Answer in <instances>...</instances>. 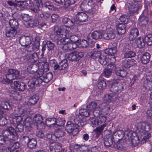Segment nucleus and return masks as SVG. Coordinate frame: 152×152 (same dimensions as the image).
Here are the masks:
<instances>
[{
  "mask_svg": "<svg viewBox=\"0 0 152 152\" xmlns=\"http://www.w3.org/2000/svg\"><path fill=\"white\" fill-rule=\"evenodd\" d=\"M15 88L17 90L22 91H24L26 86L24 83L17 81H15L13 83Z\"/></svg>",
  "mask_w": 152,
  "mask_h": 152,
  "instance_id": "f3484780",
  "label": "nucleus"
},
{
  "mask_svg": "<svg viewBox=\"0 0 152 152\" xmlns=\"http://www.w3.org/2000/svg\"><path fill=\"white\" fill-rule=\"evenodd\" d=\"M103 34L100 31H95L91 34L92 38L95 39H98L102 37Z\"/></svg>",
  "mask_w": 152,
  "mask_h": 152,
  "instance_id": "e433bc0d",
  "label": "nucleus"
},
{
  "mask_svg": "<svg viewBox=\"0 0 152 152\" xmlns=\"http://www.w3.org/2000/svg\"><path fill=\"white\" fill-rule=\"evenodd\" d=\"M147 10H144L143 13L140 15L138 20L139 24L143 26H145L148 23L149 18L147 16Z\"/></svg>",
  "mask_w": 152,
  "mask_h": 152,
  "instance_id": "f8f14e48",
  "label": "nucleus"
},
{
  "mask_svg": "<svg viewBox=\"0 0 152 152\" xmlns=\"http://www.w3.org/2000/svg\"><path fill=\"white\" fill-rule=\"evenodd\" d=\"M20 18H21L24 21L26 22L30 20L31 19L30 16L28 14H22L20 16Z\"/></svg>",
  "mask_w": 152,
  "mask_h": 152,
  "instance_id": "69168bd1",
  "label": "nucleus"
},
{
  "mask_svg": "<svg viewBox=\"0 0 152 152\" xmlns=\"http://www.w3.org/2000/svg\"><path fill=\"white\" fill-rule=\"evenodd\" d=\"M19 73V71L13 69H10L8 70V73L6 75V77L12 83V80L16 79L18 77Z\"/></svg>",
  "mask_w": 152,
  "mask_h": 152,
  "instance_id": "1a4fd4ad",
  "label": "nucleus"
},
{
  "mask_svg": "<svg viewBox=\"0 0 152 152\" xmlns=\"http://www.w3.org/2000/svg\"><path fill=\"white\" fill-rule=\"evenodd\" d=\"M34 81L36 86H39L41 84L43 81L42 79L39 77L34 76L32 77Z\"/></svg>",
  "mask_w": 152,
  "mask_h": 152,
  "instance_id": "603ef678",
  "label": "nucleus"
},
{
  "mask_svg": "<svg viewBox=\"0 0 152 152\" xmlns=\"http://www.w3.org/2000/svg\"><path fill=\"white\" fill-rule=\"evenodd\" d=\"M76 23L78 22H84L88 21V17L85 13L83 12L78 13L75 16Z\"/></svg>",
  "mask_w": 152,
  "mask_h": 152,
  "instance_id": "9b49d317",
  "label": "nucleus"
},
{
  "mask_svg": "<svg viewBox=\"0 0 152 152\" xmlns=\"http://www.w3.org/2000/svg\"><path fill=\"white\" fill-rule=\"evenodd\" d=\"M113 136L111 134L106 135L104 138V144L107 147L111 146L113 143V140H115Z\"/></svg>",
  "mask_w": 152,
  "mask_h": 152,
  "instance_id": "ddd939ff",
  "label": "nucleus"
},
{
  "mask_svg": "<svg viewBox=\"0 0 152 152\" xmlns=\"http://www.w3.org/2000/svg\"><path fill=\"white\" fill-rule=\"evenodd\" d=\"M37 129L39 130H43L45 129V124L42 121L41 123H39L36 124Z\"/></svg>",
  "mask_w": 152,
  "mask_h": 152,
  "instance_id": "0e129e2a",
  "label": "nucleus"
},
{
  "mask_svg": "<svg viewBox=\"0 0 152 152\" xmlns=\"http://www.w3.org/2000/svg\"><path fill=\"white\" fill-rule=\"evenodd\" d=\"M32 37L30 36H21L20 38L19 42L21 45L27 49L28 46L31 43Z\"/></svg>",
  "mask_w": 152,
  "mask_h": 152,
  "instance_id": "0eeeda50",
  "label": "nucleus"
},
{
  "mask_svg": "<svg viewBox=\"0 0 152 152\" xmlns=\"http://www.w3.org/2000/svg\"><path fill=\"white\" fill-rule=\"evenodd\" d=\"M117 51V50L116 48L113 47L112 48H108L105 49L104 52L109 55L110 57V56H111L112 58L113 59V61H114L115 60V56L114 55L115 54Z\"/></svg>",
  "mask_w": 152,
  "mask_h": 152,
  "instance_id": "2eb2a0df",
  "label": "nucleus"
},
{
  "mask_svg": "<svg viewBox=\"0 0 152 152\" xmlns=\"http://www.w3.org/2000/svg\"><path fill=\"white\" fill-rule=\"evenodd\" d=\"M126 26L124 24L119 23L117 26V29L118 34L122 35L126 32Z\"/></svg>",
  "mask_w": 152,
  "mask_h": 152,
  "instance_id": "bb28decb",
  "label": "nucleus"
},
{
  "mask_svg": "<svg viewBox=\"0 0 152 152\" xmlns=\"http://www.w3.org/2000/svg\"><path fill=\"white\" fill-rule=\"evenodd\" d=\"M33 120L37 124L39 123H41L43 120V119L40 115L37 114L34 117Z\"/></svg>",
  "mask_w": 152,
  "mask_h": 152,
  "instance_id": "3c124183",
  "label": "nucleus"
},
{
  "mask_svg": "<svg viewBox=\"0 0 152 152\" xmlns=\"http://www.w3.org/2000/svg\"><path fill=\"white\" fill-rule=\"evenodd\" d=\"M40 39L38 37H36L34 41H31L27 50L29 51H37L40 46Z\"/></svg>",
  "mask_w": 152,
  "mask_h": 152,
  "instance_id": "9d476101",
  "label": "nucleus"
},
{
  "mask_svg": "<svg viewBox=\"0 0 152 152\" xmlns=\"http://www.w3.org/2000/svg\"><path fill=\"white\" fill-rule=\"evenodd\" d=\"M99 102L98 100H95L92 101L89 103V104L86 106V108L89 111H91L94 110L99 106L98 105L99 104Z\"/></svg>",
  "mask_w": 152,
  "mask_h": 152,
  "instance_id": "412c9836",
  "label": "nucleus"
},
{
  "mask_svg": "<svg viewBox=\"0 0 152 152\" xmlns=\"http://www.w3.org/2000/svg\"><path fill=\"white\" fill-rule=\"evenodd\" d=\"M8 94L14 100H17V97L19 96L18 93L15 91L10 90L8 91Z\"/></svg>",
  "mask_w": 152,
  "mask_h": 152,
  "instance_id": "a18cd8bd",
  "label": "nucleus"
},
{
  "mask_svg": "<svg viewBox=\"0 0 152 152\" xmlns=\"http://www.w3.org/2000/svg\"><path fill=\"white\" fill-rule=\"evenodd\" d=\"M150 54L149 53L146 52L141 57V62L143 64H146L150 61Z\"/></svg>",
  "mask_w": 152,
  "mask_h": 152,
  "instance_id": "cd10ccee",
  "label": "nucleus"
},
{
  "mask_svg": "<svg viewBox=\"0 0 152 152\" xmlns=\"http://www.w3.org/2000/svg\"><path fill=\"white\" fill-rule=\"evenodd\" d=\"M121 139L116 138V140H113L114 144L117 146L118 149L122 150V151H127L126 148L123 146L121 144Z\"/></svg>",
  "mask_w": 152,
  "mask_h": 152,
  "instance_id": "c756f323",
  "label": "nucleus"
},
{
  "mask_svg": "<svg viewBox=\"0 0 152 152\" xmlns=\"http://www.w3.org/2000/svg\"><path fill=\"white\" fill-rule=\"evenodd\" d=\"M76 58H77L76 56L75 51L69 53L68 55V58L70 61H76Z\"/></svg>",
  "mask_w": 152,
  "mask_h": 152,
  "instance_id": "6e6d98bb",
  "label": "nucleus"
},
{
  "mask_svg": "<svg viewBox=\"0 0 152 152\" xmlns=\"http://www.w3.org/2000/svg\"><path fill=\"white\" fill-rule=\"evenodd\" d=\"M31 138L27 135H23L21 136V140L25 144H28Z\"/></svg>",
  "mask_w": 152,
  "mask_h": 152,
  "instance_id": "13d9d810",
  "label": "nucleus"
},
{
  "mask_svg": "<svg viewBox=\"0 0 152 152\" xmlns=\"http://www.w3.org/2000/svg\"><path fill=\"white\" fill-rule=\"evenodd\" d=\"M109 70H110L112 72L114 71L115 73V71L117 69V67H116V65L113 62L109 64L107 66V67Z\"/></svg>",
  "mask_w": 152,
  "mask_h": 152,
  "instance_id": "5fc2aeb1",
  "label": "nucleus"
},
{
  "mask_svg": "<svg viewBox=\"0 0 152 152\" xmlns=\"http://www.w3.org/2000/svg\"><path fill=\"white\" fill-rule=\"evenodd\" d=\"M1 106L3 109L8 110L11 107V104L7 102H4L2 103Z\"/></svg>",
  "mask_w": 152,
  "mask_h": 152,
  "instance_id": "4d7b16f0",
  "label": "nucleus"
},
{
  "mask_svg": "<svg viewBox=\"0 0 152 152\" xmlns=\"http://www.w3.org/2000/svg\"><path fill=\"white\" fill-rule=\"evenodd\" d=\"M43 6L42 4H30L29 6L30 10L34 13H38L39 11V7H40Z\"/></svg>",
  "mask_w": 152,
  "mask_h": 152,
  "instance_id": "2f4dec72",
  "label": "nucleus"
},
{
  "mask_svg": "<svg viewBox=\"0 0 152 152\" xmlns=\"http://www.w3.org/2000/svg\"><path fill=\"white\" fill-rule=\"evenodd\" d=\"M22 121H19V122H13V123H12L11 121H10V124L12 125H13L15 127L16 132L18 131L19 132H22L24 130V126L21 124Z\"/></svg>",
  "mask_w": 152,
  "mask_h": 152,
  "instance_id": "4be33fe9",
  "label": "nucleus"
},
{
  "mask_svg": "<svg viewBox=\"0 0 152 152\" xmlns=\"http://www.w3.org/2000/svg\"><path fill=\"white\" fill-rule=\"evenodd\" d=\"M39 96L36 95H34L27 102L28 106H31L36 104L39 100Z\"/></svg>",
  "mask_w": 152,
  "mask_h": 152,
  "instance_id": "7c9ffc66",
  "label": "nucleus"
},
{
  "mask_svg": "<svg viewBox=\"0 0 152 152\" xmlns=\"http://www.w3.org/2000/svg\"><path fill=\"white\" fill-rule=\"evenodd\" d=\"M37 141L34 138H31L27 144L28 148L31 149L34 148L36 146Z\"/></svg>",
  "mask_w": 152,
  "mask_h": 152,
  "instance_id": "ea45409f",
  "label": "nucleus"
},
{
  "mask_svg": "<svg viewBox=\"0 0 152 152\" xmlns=\"http://www.w3.org/2000/svg\"><path fill=\"white\" fill-rule=\"evenodd\" d=\"M18 7L21 10H23L27 8L28 4L26 1H22L19 3H18Z\"/></svg>",
  "mask_w": 152,
  "mask_h": 152,
  "instance_id": "09e8293b",
  "label": "nucleus"
},
{
  "mask_svg": "<svg viewBox=\"0 0 152 152\" xmlns=\"http://www.w3.org/2000/svg\"><path fill=\"white\" fill-rule=\"evenodd\" d=\"M59 18V16L55 14H53L51 16V21L53 23H54L57 21Z\"/></svg>",
  "mask_w": 152,
  "mask_h": 152,
  "instance_id": "774afa93",
  "label": "nucleus"
},
{
  "mask_svg": "<svg viewBox=\"0 0 152 152\" xmlns=\"http://www.w3.org/2000/svg\"><path fill=\"white\" fill-rule=\"evenodd\" d=\"M23 113H25V111L22 108H18L15 110L14 112L11 114L9 117V120L12 123L22 121L23 118L21 115Z\"/></svg>",
  "mask_w": 152,
  "mask_h": 152,
  "instance_id": "20e7f679",
  "label": "nucleus"
},
{
  "mask_svg": "<svg viewBox=\"0 0 152 152\" xmlns=\"http://www.w3.org/2000/svg\"><path fill=\"white\" fill-rule=\"evenodd\" d=\"M9 25L10 26L8 27L10 28L11 29L12 28L17 30L18 28L19 24L18 21L15 19H10L9 21Z\"/></svg>",
  "mask_w": 152,
  "mask_h": 152,
  "instance_id": "a878e982",
  "label": "nucleus"
},
{
  "mask_svg": "<svg viewBox=\"0 0 152 152\" xmlns=\"http://www.w3.org/2000/svg\"><path fill=\"white\" fill-rule=\"evenodd\" d=\"M68 67L67 60L66 59H64L58 64L56 67L57 70H64L66 69Z\"/></svg>",
  "mask_w": 152,
  "mask_h": 152,
  "instance_id": "6ab92c4d",
  "label": "nucleus"
},
{
  "mask_svg": "<svg viewBox=\"0 0 152 152\" xmlns=\"http://www.w3.org/2000/svg\"><path fill=\"white\" fill-rule=\"evenodd\" d=\"M40 17L44 19L47 20L50 16V14L48 12H44L40 15Z\"/></svg>",
  "mask_w": 152,
  "mask_h": 152,
  "instance_id": "680f3d73",
  "label": "nucleus"
},
{
  "mask_svg": "<svg viewBox=\"0 0 152 152\" xmlns=\"http://www.w3.org/2000/svg\"><path fill=\"white\" fill-rule=\"evenodd\" d=\"M111 57H108L107 56H102L99 58V61L103 66H105L109 62Z\"/></svg>",
  "mask_w": 152,
  "mask_h": 152,
  "instance_id": "393cba45",
  "label": "nucleus"
},
{
  "mask_svg": "<svg viewBox=\"0 0 152 152\" xmlns=\"http://www.w3.org/2000/svg\"><path fill=\"white\" fill-rule=\"evenodd\" d=\"M137 129L138 132L141 133V134H143L151 130V125L148 122H141L138 124Z\"/></svg>",
  "mask_w": 152,
  "mask_h": 152,
  "instance_id": "39448f33",
  "label": "nucleus"
},
{
  "mask_svg": "<svg viewBox=\"0 0 152 152\" xmlns=\"http://www.w3.org/2000/svg\"><path fill=\"white\" fill-rule=\"evenodd\" d=\"M28 69L30 71L31 73L34 74L37 72L39 68L37 65L34 64H32L28 66Z\"/></svg>",
  "mask_w": 152,
  "mask_h": 152,
  "instance_id": "de8ad7c7",
  "label": "nucleus"
},
{
  "mask_svg": "<svg viewBox=\"0 0 152 152\" xmlns=\"http://www.w3.org/2000/svg\"><path fill=\"white\" fill-rule=\"evenodd\" d=\"M50 65L53 67L55 70H57V65L58 64L57 63L56 61L54 59L50 60Z\"/></svg>",
  "mask_w": 152,
  "mask_h": 152,
  "instance_id": "e2e57ef3",
  "label": "nucleus"
},
{
  "mask_svg": "<svg viewBox=\"0 0 152 152\" xmlns=\"http://www.w3.org/2000/svg\"><path fill=\"white\" fill-rule=\"evenodd\" d=\"M105 104H103L102 105H100V106H99L94 110L93 111V114L95 117H97V118L100 115L101 113V111L103 110L104 108H102L101 109L100 107H102L103 106H105Z\"/></svg>",
  "mask_w": 152,
  "mask_h": 152,
  "instance_id": "f704fd0d",
  "label": "nucleus"
},
{
  "mask_svg": "<svg viewBox=\"0 0 152 152\" xmlns=\"http://www.w3.org/2000/svg\"><path fill=\"white\" fill-rule=\"evenodd\" d=\"M119 20L121 22L124 23L125 24L127 23L128 21L127 16L124 15H121L119 18Z\"/></svg>",
  "mask_w": 152,
  "mask_h": 152,
  "instance_id": "338daca9",
  "label": "nucleus"
},
{
  "mask_svg": "<svg viewBox=\"0 0 152 152\" xmlns=\"http://www.w3.org/2000/svg\"><path fill=\"white\" fill-rule=\"evenodd\" d=\"M122 66L126 69H128L130 67L129 59H125L122 61Z\"/></svg>",
  "mask_w": 152,
  "mask_h": 152,
  "instance_id": "bf43d9fd",
  "label": "nucleus"
},
{
  "mask_svg": "<svg viewBox=\"0 0 152 152\" xmlns=\"http://www.w3.org/2000/svg\"><path fill=\"white\" fill-rule=\"evenodd\" d=\"M145 43L149 45H152V35L151 34H148L145 36L143 38Z\"/></svg>",
  "mask_w": 152,
  "mask_h": 152,
  "instance_id": "c03bdc74",
  "label": "nucleus"
},
{
  "mask_svg": "<svg viewBox=\"0 0 152 152\" xmlns=\"http://www.w3.org/2000/svg\"><path fill=\"white\" fill-rule=\"evenodd\" d=\"M139 31L136 28H133L131 29L128 38L129 40H133L139 35Z\"/></svg>",
  "mask_w": 152,
  "mask_h": 152,
  "instance_id": "dca6fc26",
  "label": "nucleus"
},
{
  "mask_svg": "<svg viewBox=\"0 0 152 152\" xmlns=\"http://www.w3.org/2000/svg\"><path fill=\"white\" fill-rule=\"evenodd\" d=\"M124 52V57L126 58L133 57L135 56V53L131 51L127 46L125 48Z\"/></svg>",
  "mask_w": 152,
  "mask_h": 152,
  "instance_id": "5701e85b",
  "label": "nucleus"
},
{
  "mask_svg": "<svg viewBox=\"0 0 152 152\" xmlns=\"http://www.w3.org/2000/svg\"><path fill=\"white\" fill-rule=\"evenodd\" d=\"M107 86L106 81L104 79H99L98 81V87L100 90L105 89Z\"/></svg>",
  "mask_w": 152,
  "mask_h": 152,
  "instance_id": "4c0bfd02",
  "label": "nucleus"
},
{
  "mask_svg": "<svg viewBox=\"0 0 152 152\" xmlns=\"http://www.w3.org/2000/svg\"><path fill=\"white\" fill-rule=\"evenodd\" d=\"M106 117L102 115H100L97 118V119L93 117L90 118V121L93 126H99L94 130V132L97 134L100 135L104 128L107 126L108 122L106 121Z\"/></svg>",
  "mask_w": 152,
  "mask_h": 152,
  "instance_id": "f03ea898",
  "label": "nucleus"
},
{
  "mask_svg": "<svg viewBox=\"0 0 152 152\" xmlns=\"http://www.w3.org/2000/svg\"><path fill=\"white\" fill-rule=\"evenodd\" d=\"M5 32L6 36L7 37L10 38H12L16 35L17 31V30L7 27L5 29Z\"/></svg>",
  "mask_w": 152,
  "mask_h": 152,
  "instance_id": "4468645a",
  "label": "nucleus"
},
{
  "mask_svg": "<svg viewBox=\"0 0 152 152\" xmlns=\"http://www.w3.org/2000/svg\"><path fill=\"white\" fill-rule=\"evenodd\" d=\"M26 58L28 62L31 63L35 62L38 59V56L35 53H34L31 54H27Z\"/></svg>",
  "mask_w": 152,
  "mask_h": 152,
  "instance_id": "aec40b11",
  "label": "nucleus"
},
{
  "mask_svg": "<svg viewBox=\"0 0 152 152\" xmlns=\"http://www.w3.org/2000/svg\"><path fill=\"white\" fill-rule=\"evenodd\" d=\"M45 42L46 43L47 49L49 51H52L54 50L56 46L53 43L50 41H45Z\"/></svg>",
  "mask_w": 152,
  "mask_h": 152,
  "instance_id": "a19ab883",
  "label": "nucleus"
},
{
  "mask_svg": "<svg viewBox=\"0 0 152 152\" xmlns=\"http://www.w3.org/2000/svg\"><path fill=\"white\" fill-rule=\"evenodd\" d=\"M46 124L50 127H53L56 125V119L55 118H49L46 121Z\"/></svg>",
  "mask_w": 152,
  "mask_h": 152,
  "instance_id": "79ce46f5",
  "label": "nucleus"
},
{
  "mask_svg": "<svg viewBox=\"0 0 152 152\" xmlns=\"http://www.w3.org/2000/svg\"><path fill=\"white\" fill-rule=\"evenodd\" d=\"M43 81L45 83H48L50 81L53 77V75L50 72L45 73L43 76Z\"/></svg>",
  "mask_w": 152,
  "mask_h": 152,
  "instance_id": "c9c22d12",
  "label": "nucleus"
},
{
  "mask_svg": "<svg viewBox=\"0 0 152 152\" xmlns=\"http://www.w3.org/2000/svg\"><path fill=\"white\" fill-rule=\"evenodd\" d=\"M109 87L110 91L114 94L119 93L123 89L122 85L120 83H111Z\"/></svg>",
  "mask_w": 152,
  "mask_h": 152,
  "instance_id": "6e6552de",
  "label": "nucleus"
},
{
  "mask_svg": "<svg viewBox=\"0 0 152 152\" xmlns=\"http://www.w3.org/2000/svg\"><path fill=\"white\" fill-rule=\"evenodd\" d=\"M74 38H75L76 40H73L72 41L74 42H77L78 43V45L79 47H82L83 48H86L89 45V43L88 41L86 40L83 39L82 40L79 39L78 38L77 36H74Z\"/></svg>",
  "mask_w": 152,
  "mask_h": 152,
  "instance_id": "a211bd4d",
  "label": "nucleus"
},
{
  "mask_svg": "<svg viewBox=\"0 0 152 152\" xmlns=\"http://www.w3.org/2000/svg\"><path fill=\"white\" fill-rule=\"evenodd\" d=\"M10 141L3 136L0 135V144L5 145L9 144Z\"/></svg>",
  "mask_w": 152,
  "mask_h": 152,
  "instance_id": "864d4df0",
  "label": "nucleus"
},
{
  "mask_svg": "<svg viewBox=\"0 0 152 152\" xmlns=\"http://www.w3.org/2000/svg\"><path fill=\"white\" fill-rule=\"evenodd\" d=\"M135 42L137 47L140 48H142L145 46V42L143 38L139 37L135 40Z\"/></svg>",
  "mask_w": 152,
  "mask_h": 152,
  "instance_id": "473e14b6",
  "label": "nucleus"
},
{
  "mask_svg": "<svg viewBox=\"0 0 152 152\" xmlns=\"http://www.w3.org/2000/svg\"><path fill=\"white\" fill-rule=\"evenodd\" d=\"M20 146V144L18 142H15L10 148V152H18L19 150L17 149L19 148Z\"/></svg>",
  "mask_w": 152,
  "mask_h": 152,
  "instance_id": "49530a36",
  "label": "nucleus"
},
{
  "mask_svg": "<svg viewBox=\"0 0 152 152\" xmlns=\"http://www.w3.org/2000/svg\"><path fill=\"white\" fill-rule=\"evenodd\" d=\"M115 73L116 75L120 77H125L127 75V73L123 68L117 67L115 71Z\"/></svg>",
  "mask_w": 152,
  "mask_h": 152,
  "instance_id": "c85d7f7f",
  "label": "nucleus"
},
{
  "mask_svg": "<svg viewBox=\"0 0 152 152\" xmlns=\"http://www.w3.org/2000/svg\"><path fill=\"white\" fill-rule=\"evenodd\" d=\"M65 120L64 118H58L56 119V125L59 127L64 126Z\"/></svg>",
  "mask_w": 152,
  "mask_h": 152,
  "instance_id": "8fccbe9b",
  "label": "nucleus"
},
{
  "mask_svg": "<svg viewBox=\"0 0 152 152\" xmlns=\"http://www.w3.org/2000/svg\"><path fill=\"white\" fill-rule=\"evenodd\" d=\"M3 136L8 140L9 139L12 140H15L17 137H14L17 136V134L15 129L12 127H8L5 130L2 132Z\"/></svg>",
  "mask_w": 152,
  "mask_h": 152,
  "instance_id": "423d86ee",
  "label": "nucleus"
},
{
  "mask_svg": "<svg viewBox=\"0 0 152 152\" xmlns=\"http://www.w3.org/2000/svg\"><path fill=\"white\" fill-rule=\"evenodd\" d=\"M101 55V52L99 51H94L91 52L90 54V56L91 58L95 59L99 58Z\"/></svg>",
  "mask_w": 152,
  "mask_h": 152,
  "instance_id": "58836bf2",
  "label": "nucleus"
},
{
  "mask_svg": "<svg viewBox=\"0 0 152 152\" xmlns=\"http://www.w3.org/2000/svg\"><path fill=\"white\" fill-rule=\"evenodd\" d=\"M113 32L110 30H108L107 32L103 34L102 37L106 39H111L115 37Z\"/></svg>",
  "mask_w": 152,
  "mask_h": 152,
  "instance_id": "b1692460",
  "label": "nucleus"
},
{
  "mask_svg": "<svg viewBox=\"0 0 152 152\" xmlns=\"http://www.w3.org/2000/svg\"><path fill=\"white\" fill-rule=\"evenodd\" d=\"M54 30L57 37L61 38L59 39L57 42V44L60 48L61 46L67 43L70 41L69 38L70 36V32L69 30L58 26H55Z\"/></svg>",
  "mask_w": 152,
  "mask_h": 152,
  "instance_id": "f257e3e1",
  "label": "nucleus"
},
{
  "mask_svg": "<svg viewBox=\"0 0 152 152\" xmlns=\"http://www.w3.org/2000/svg\"><path fill=\"white\" fill-rule=\"evenodd\" d=\"M138 4H129L128 6L129 11L133 13L135 12L139 9Z\"/></svg>",
  "mask_w": 152,
  "mask_h": 152,
  "instance_id": "72a5a7b5",
  "label": "nucleus"
},
{
  "mask_svg": "<svg viewBox=\"0 0 152 152\" xmlns=\"http://www.w3.org/2000/svg\"><path fill=\"white\" fill-rule=\"evenodd\" d=\"M75 52L77 58L76 61L81 59L84 55V53L83 52L75 51Z\"/></svg>",
  "mask_w": 152,
  "mask_h": 152,
  "instance_id": "052dcab7",
  "label": "nucleus"
},
{
  "mask_svg": "<svg viewBox=\"0 0 152 152\" xmlns=\"http://www.w3.org/2000/svg\"><path fill=\"white\" fill-rule=\"evenodd\" d=\"M105 100L108 102H114L117 99L116 96L113 94H107L105 96Z\"/></svg>",
  "mask_w": 152,
  "mask_h": 152,
  "instance_id": "37998d69",
  "label": "nucleus"
},
{
  "mask_svg": "<svg viewBox=\"0 0 152 152\" xmlns=\"http://www.w3.org/2000/svg\"><path fill=\"white\" fill-rule=\"evenodd\" d=\"M74 124L71 121H68L65 127L66 130L67 132L72 134L73 136L76 135L78 134L79 128L81 126H83L85 124L83 121L79 118H76L75 119Z\"/></svg>",
  "mask_w": 152,
  "mask_h": 152,
  "instance_id": "7ed1b4c3",
  "label": "nucleus"
}]
</instances>
